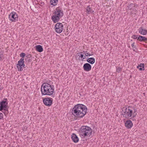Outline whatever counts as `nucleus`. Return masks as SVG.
Returning <instances> with one entry per match:
<instances>
[{"mask_svg":"<svg viewBox=\"0 0 147 147\" xmlns=\"http://www.w3.org/2000/svg\"><path fill=\"white\" fill-rule=\"evenodd\" d=\"M87 109L86 107L82 104H78L75 105L72 111V114L78 118H82L86 114Z\"/></svg>","mask_w":147,"mask_h":147,"instance_id":"f257e3e1","label":"nucleus"},{"mask_svg":"<svg viewBox=\"0 0 147 147\" xmlns=\"http://www.w3.org/2000/svg\"><path fill=\"white\" fill-rule=\"evenodd\" d=\"M40 90L42 95L50 96L53 94L54 89L53 85L44 83L42 84Z\"/></svg>","mask_w":147,"mask_h":147,"instance_id":"f03ea898","label":"nucleus"},{"mask_svg":"<svg viewBox=\"0 0 147 147\" xmlns=\"http://www.w3.org/2000/svg\"><path fill=\"white\" fill-rule=\"evenodd\" d=\"M92 132L91 128L87 126H82L79 130L80 136L82 138H85L86 136H90Z\"/></svg>","mask_w":147,"mask_h":147,"instance_id":"7ed1b4c3","label":"nucleus"},{"mask_svg":"<svg viewBox=\"0 0 147 147\" xmlns=\"http://www.w3.org/2000/svg\"><path fill=\"white\" fill-rule=\"evenodd\" d=\"M20 57L22 58L20 59V60L18 61V64L17 65V67L18 69V70L22 71L23 70V67H24L25 65L24 62V57L25 56V54L24 53H21L20 55Z\"/></svg>","mask_w":147,"mask_h":147,"instance_id":"20e7f679","label":"nucleus"},{"mask_svg":"<svg viewBox=\"0 0 147 147\" xmlns=\"http://www.w3.org/2000/svg\"><path fill=\"white\" fill-rule=\"evenodd\" d=\"M7 99L6 98L4 99V100L0 102V111H2L3 110L5 111H7L6 113H8V109L7 108Z\"/></svg>","mask_w":147,"mask_h":147,"instance_id":"39448f33","label":"nucleus"},{"mask_svg":"<svg viewBox=\"0 0 147 147\" xmlns=\"http://www.w3.org/2000/svg\"><path fill=\"white\" fill-rule=\"evenodd\" d=\"M122 113L123 116L126 118H131V113L129 112V107L127 108H123L122 110Z\"/></svg>","mask_w":147,"mask_h":147,"instance_id":"423d86ee","label":"nucleus"},{"mask_svg":"<svg viewBox=\"0 0 147 147\" xmlns=\"http://www.w3.org/2000/svg\"><path fill=\"white\" fill-rule=\"evenodd\" d=\"M9 18L12 22H16L18 20V15L16 12H12L9 15Z\"/></svg>","mask_w":147,"mask_h":147,"instance_id":"0eeeda50","label":"nucleus"},{"mask_svg":"<svg viewBox=\"0 0 147 147\" xmlns=\"http://www.w3.org/2000/svg\"><path fill=\"white\" fill-rule=\"evenodd\" d=\"M55 28L57 33H60L63 30V25L62 23L58 22L55 24Z\"/></svg>","mask_w":147,"mask_h":147,"instance_id":"6e6552de","label":"nucleus"},{"mask_svg":"<svg viewBox=\"0 0 147 147\" xmlns=\"http://www.w3.org/2000/svg\"><path fill=\"white\" fill-rule=\"evenodd\" d=\"M53 99L51 98H45L43 100L44 104L48 107L50 106L52 104Z\"/></svg>","mask_w":147,"mask_h":147,"instance_id":"1a4fd4ad","label":"nucleus"},{"mask_svg":"<svg viewBox=\"0 0 147 147\" xmlns=\"http://www.w3.org/2000/svg\"><path fill=\"white\" fill-rule=\"evenodd\" d=\"M53 14H55L56 16H58L60 18L63 16V11L59 7H57L56 9Z\"/></svg>","mask_w":147,"mask_h":147,"instance_id":"9d476101","label":"nucleus"},{"mask_svg":"<svg viewBox=\"0 0 147 147\" xmlns=\"http://www.w3.org/2000/svg\"><path fill=\"white\" fill-rule=\"evenodd\" d=\"M129 112L131 113V118L135 117L137 115V109L135 108V107H129Z\"/></svg>","mask_w":147,"mask_h":147,"instance_id":"9b49d317","label":"nucleus"},{"mask_svg":"<svg viewBox=\"0 0 147 147\" xmlns=\"http://www.w3.org/2000/svg\"><path fill=\"white\" fill-rule=\"evenodd\" d=\"M83 68L86 71H90L91 69V66L88 63H86L84 65Z\"/></svg>","mask_w":147,"mask_h":147,"instance_id":"f8f14e48","label":"nucleus"},{"mask_svg":"<svg viewBox=\"0 0 147 147\" xmlns=\"http://www.w3.org/2000/svg\"><path fill=\"white\" fill-rule=\"evenodd\" d=\"M139 32L141 34L146 35L147 33V30L141 27L139 29Z\"/></svg>","mask_w":147,"mask_h":147,"instance_id":"ddd939ff","label":"nucleus"},{"mask_svg":"<svg viewBox=\"0 0 147 147\" xmlns=\"http://www.w3.org/2000/svg\"><path fill=\"white\" fill-rule=\"evenodd\" d=\"M132 125V122L129 120H127L125 123V127L128 129L131 128Z\"/></svg>","mask_w":147,"mask_h":147,"instance_id":"4468645a","label":"nucleus"},{"mask_svg":"<svg viewBox=\"0 0 147 147\" xmlns=\"http://www.w3.org/2000/svg\"><path fill=\"white\" fill-rule=\"evenodd\" d=\"M51 19L54 23H56L59 21L60 18L58 16H56L55 14H53L52 16Z\"/></svg>","mask_w":147,"mask_h":147,"instance_id":"2eb2a0df","label":"nucleus"},{"mask_svg":"<svg viewBox=\"0 0 147 147\" xmlns=\"http://www.w3.org/2000/svg\"><path fill=\"white\" fill-rule=\"evenodd\" d=\"M71 138L73 141L75 143L78 142L79 141L78 138L76 135L74 134H73L72 135Z\"/></svg>","mask_w":147,"mask_h":147,"instance_id":"dca6fc26","label":"nucleus"},{"mask_svg":"<svg viewBox=\"0 0 147 147\" xmlns=\"http://www.w3.org/2000/svg\"><path fill=\"white\" fill-rule=\"evenodd\" d=\"M137 40H139L140 42H146L147 41V38L145 36L139 35L137 38Z\"/></svg>","mask_w":147,"mask_h":147,"instance_id":"f3484780","label":"nucleus"},{"mask_svg":"<svg viewBox=\"0 0 147 147\" xmlns=\"http://www.w3.org/2000/svg\"><path fill=\"white\" fill-rule=\"evenodd\" d=\"M86 11L88 14H89L93 13L94 12V11L92 9L90 6V5H88L86 8Z\"/></svg>","mask_w":147,"mask_h":147,"instance_id":"a211bd4d","label":"nucleus"},{"mask_svg":"<svg viewBox=\"0 0 147 147\" xmlns=\"http://www.w3.org/2000/svg\"><path fill=\"white\" fill-rule=\"evenodd\" d=\"M32 57L31 55H27L26 57L25 61L27 63L32 61Z\"/></svg>","mask_w":147,"mask_h":147,"instance_id":"6ab92c4d","label":"nucleus"},{"mask_svg":"<svg viewBox=\"0 0 147 147\" xmlns=\"http://www.w3.org/2000/svg\"><path fill=\"white\" fill-rule=\"evenodd\" d=\"M36 51L39 52H41L43 51V49L42 46L38 45L36 46Z\"/></svg>","mask_w":147,"mask_h":147,"instance_id":"aec40b11","label":"nucleus"},{"mask_svg":"<svg viewBox=\"0 0 147 147\" xmlns=\"http://www.w3.org/2000/svg\"><path fill=\"white\" fill-rule=\"evenodd\" d=\"M87 61L90 63L92 64L95 63V59L93 57H90L88 58L87 59Z\"/></svg>","mask_w":147,"mask_h":147,"instance_id":"412c9836","label":"nucleus"},{"mask_svg":"<svg viewBox=\"0 0 147 147\" xmlns=\"http://www.w3.org/2000/svg\"><path fill=\"white\" fill-rule=\"evenodd\" d=\"M144 63H140L139 65L137 66V68L140 70H144Z\"/></svg>","mask_w":147,"mask_h":147,"instance_id":"4be33fe9","label":"nucleus"},{"mask_svg":"<svg viewBox=\"0 0 147 147\" xmlns=\"http://www.w3.org/2000/svg\"><path fill=\"white\" fill-rule=\"evenodd\" d=\"M57 2L58 0H51L50 1L51 5L54 6L56 5Z\"/></svg>","mask_w":147,"mask_h":147,"instance_id":"5701e85b","label":"nucleus"},{"mask_svg":"<svg viewBox=\"0 0 147 147\" xmlns=\"http://www.w3.org/2000/svg\"><path fill=\"white\" fill-rule=\"evenodd\" d=\"M130 10H133L135 8V5L133 4H131L130 5L127 7Z\"/></svg>","mask_w":147,"mask_h":147,"instance_id":"b1692460","label":"nucleus"},{"mask_svg":"<svg viewBox=\"0 0 147 147\" xmlns=\"http://www.w3.org/2000/svg\"><path fill=\"white\" fill-rule=\"evenodd\" d=\"M117 71L118 72H120L121 71V67H117Z\"/></svg>","mask_w":147,"mask_h":147,"instance_id":"393cba45","label":"nucleus"},{"mask_svg":"<svg viewBox=\"0 0 147 147\" xmlns=\"http://www.w3.org/2000/svg\"><path fill=\"white\" fill-rule=\"evenodd\" d=\"M131 37L134 39H137V38L138 37V35H134L132 36Z\"/></svg>","mask_w":147,"mask_h":147,"instance_id":"a878e982","label":"nucleus"},{"mask_svg":"<svg viewBox=\"0 0 147 147\" xmlns=\"http://www.w3.org/2000/svg\"><path fill=\"white\" fill-rule=\"evenodd\" d=\"M3 118V114L0 113V120L2 119Z\"/></svg>","mask_w":147,"mask_h":147,"instance_id":"bb28decb","label":"nucleus"},{"mask_svg":"<svg viewBox=\"0 0 147 147\" xmlns=\"http://www.w3.org/2000/svg\"><path fill=\"white\" fill-rule=\"evenodd\" d=\"M80 57L81 58H82L83 59H84L85 58H86V56H84V55L83 54H81L80 55Z\"/></svg>","mask_w":147,"mask_h":147,"instance_id":"cd10ccee","label":"nucleus"},{"mask_svg":"<svg viewBox=\"0 0 147 147\" xmlns=\"http://www.w3.org/2000/svg\"><path fill=\"white\" fill-rule=\"evenodd\" d=\"M92 55H91L90 54H88V53H87V54H85V55L86 56H91Z\"/></svg>","mask_w":147,"mask_h":147,"instance_id":"c85d7f7f","label":"nucleus"},{"mask_svg":"<svg viewBox=\"0 0 147 147\" xmlns=\"http://www.w3.org/2000/svg\"><path fill=\"white\" fill-rule=\"evenodd\" d=\"M87 51H83V54H85H85H87Z\"/></svg>","mask_w":147,"mask_h":147,"instance_id":"c756f323","label":"nucleus"},{"mask_svg":"<svg viewBox=\"0 0 147 147\" xmlns=\"http://www.w3.org/2000/svg\"><path fill=\"white\" fill-rule=\"evenodd\" d=\"M134 42L133 43H132L131 44V46L132 47H134Z\"/></svg>","mask_w":147,"mask_h":147,"instance_id":"7c9ffc66","label":"nucleus"},{"mask_svg":"<svg viewBox=\"0 0 147 147\" xmlns=\"http://www.w3.org/2000/svg\"><path fill=\"white\" fill-rule=\"evenodd\" d=\"M44 4V2H42L41 3V5H43Z\"/></svg>","mask_w":147,"mask_h":147,"instance_id":"2f4dec72","label":"nucleus"}]
</instances>
